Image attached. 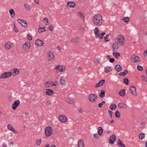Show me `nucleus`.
Here are the masks:
<instances>
[{"instance_id": "obj_1", "label": "nucleus", "mask_w": 147, "mask_h": 147, "mask_svg": "<svg viewBox=\"0 0 147 147\" xmlns=\"http://www.w3.org/2000/svg\"><path fill=\"white\" fill-rule=\"evenodd\" d=\"M92 22L93 24L96 26H101L103 22L102 16L100 14L96 15L93 18Z\"/></svg>"}, {"instance_id": "obj_2", "label": "nucleus", "mask_w": 147, "mask_h": 147, "mask_svg": "<svg viewBox=\"0 0 147 147\" xmlns=\"http://www.w3.org/2000/svg\"><path fill=\"white\" fill-rule=\"evenodd\" d=\"M47 59L48 61H53L55 60V56L53 52L48 51L47 52Z\"/></svg>"}, {"instance_id": "obj_3", "label": "nucleus", "mask_w": 147, "mask_h": 147, "mask_svg": "<svg viewBox=\"0 0 147 147\" xmlns=\"http://www.w3.org/2000/svg\"><path fill=\"white\" fill-rule=\"evenodd\" d=\"M116 39L117 40L116 42L121 45H123L125 42V39L124 36L122 35H118L116 38Z\"/></svg>"}, {"instance_id": "obj_4", "label": "nucleus", "mask_w": 147, "mask_h": 147, "mask_svg": "<svg viewBox=\"0 0 147 147\" xmlns=\"http://www.w3.org/2000/svg\"><path fill=\"white\" fill-rule=\"evenodd\" d=\"M53 129L51 127H47L45 129V133L46 136L47 137L50 136L53 133Z\"/></svg>"}, {"instance_id": "obj_5", "label": "nucleus", "mask_w": 147, "mask_h": 147, "mask_svg": "<svg viewBox=\"0 0 147 147\" xmlns=\"http://www.w3.org/2000/svg\"><path fill=\"white\" fill-rule=\"evenodd\" d=\"M98 96L96 94H91L89 95L88 99L91 102H95L97 100Z\"/></svg>"}, {"instance_id": "obj_6", "label": "nucleus", "mask_w": 147, "mask_h": 147, "mask_svg": "<svg viewBox=\"0 0 147 147\" xmlns=\"http://www.w3.org/2000/svg\"><path fill=\"white\" fill-rule=\"evenodd\" d=\"M13 47V44L10 41L6 42L5 44L4 47L6 50L11 49Z\"/></svg>"}, {"instance_id": "obj_7", "label": "nucleus", "mask_w": 147, "mask_h": 147, "mask_svg": "<svg viewBox=\"0 0 147 147\" xmlns=\"http://www.w3.org/2000/svg\"><path fill=\"white\" fill-rule=\"evenodd\" d=\"M130 94L134 96H136L137 95V94L136 91V88L135 86H131L129 88Z\"/></svg>"}, {"instance_id": "obj_8", "label": "nucleus", "mask_w": 147, "mask_h": 147, "mask_svg": "<svg viewBox=\"0 0 147 147\" xmlns=\"http://www.w3.org/2000/svg\"><path fill=\"white\" fill-rule=\"evenodd\" d=\"M12 75L11 72H5L2 74L0 76V79L7 78L10 77Z\"/></svg>"}, {"instance_id": "obj_9", "label": "nucleus", "mask_w": 147, "mask_h": 147, "mask_svg": "<svg viewBox=\"0 0 147 147\" xmlns=\"http://www.w3.org/2000/svg\"><path fill=\"white\" fill-rule=\"evenodd\" d=\"M131 60L133 62L138 63L140 61L141 59L137 56L133 55L131 56Z\"/></svg>"}, {"instance_id": "obj_10", "label": "nucleus", "mask_w": 147, "mask_h": 147, "mask_svg": "<svg viewBox=\"0 0 147 147\" xmlns=\"http://www.w3.org/2000/svg\"><path fill=\"white\" fill-rule=\"evenodd\" d=\"M30 47V44L28 42H26L22 46V48L25 51H27Z\"/></svg>"}, {"instance_id": "obj_11", "label": "nucleus", "mask_w": 147, "mask_h": 147, "mask_svg": "<svg viewBox=\"0 0 147 147\" xmlns=\"http://www.w3.org/2000/svg\"><path fill=\"white\" fill-rule=\"evenodd\" d=\"M80 37L78 36H76L73 39H70V41L71 42L76 44L79 43L80 42Z\"/></svg>"}, {"instance_id": "obj_12", "label": "nucleus", "mask_w": 147, "mask_h": 147, "mask_svg": "<svg viewBox=\"0 0 147 147\" xmlns=\"http://www.w3.org/2000/svg\"><path fill=\"white\" fill-rule=\"evenodd\" d=\"M59 120L62 122H65L67 121V118L64 115H60L58 117Z\"/></svg>"}, {"instance_id": "obj_13", "label": "nucleus", "mask_w": 147, "mask_h": 147, "mask_svg": "<svg viewBox=\"0 0 147 147\" xmlns=\"http://www.w3.org/2000/svg\"><path fill=\"white\" fill-rule=\"evenodd\" d=\"M116 140V136L114 134H113L110 137L109 140V142L110 144H113L114 143V141Z\"/></svg>"}, {"instance_id": "obj_14", "label": "nucleus", "mask_w": 147, "mask_h": 147, "mask_svg": "<svg viewBox=\"0 0 147 147\" xmlns=\"http://www.w3.org/2000/svg\"><path fill=\"white\" fill-rule=\"evenodd\" d=\"M11 72H12V75L13 76L17 75L20 73V71L18 69L16 68H13L11 69Z\"/></svg>"}, {"instance_id": "obj_15", "label": "nucleus", "mask_w": 147, "mask_h": 147, "mask_svg": "<svg viewBox=\"0 0 147 147\" xmlns=\"http://www.w3.org/2000/svg\"><path fill=\"white\" fill-rule=\"evenodd\" d=\"M75 5L76 4L75 2L73 1H69L67 3L66 6L68 8H74Z\"/></svg>"}, {"instance_id": "obj_16", "label": "nucleus", "mask_w": 147, "mask_h": 147, "mask_svg": "<svg viewBox=\"0 0 147 147\" xmlns=\"http://www.w3.org/2000/svg\"><path fill=\"white\" fill-rule=\"evenodd\" d=\"M18 22L21 25L25 28L27 27L28 25L27 23L24 20L20 19H18Z\"/></svg>"}, {"instance_id": "obj_17", "label": "nucleus", "mask_w": 147, "mask_h": 147, "mask_svg": "<svg viewBox=\"0 0 147 147\" xmlns=\"http://www.w3.org/2000/svg\"><path fill=\"white\" fill-rule=\"evenodd\" d=\"M7 128L9 130L12 131L15 134H17L18 133L17 131L16 130L13 126L10 124H8L7 125Z\"/></svg>"}, {"instance_id": "obj_18", "label": "nucleus", "mask_w": 147, "mask_h": 147, "mask_svg": "<svg viewBox=\"0 0 147 147\" xmlns=\"http://www.w3.org/2000/svg\"><path fill=\"white\" fill-rule=\"evenodd\" d=\"M118 44H119L118 42H115L113 45V52H115L117 51L119 48Z\"/></svg>"}, {"instance_id": "obj_19", "label": "nucleus", "mask_w": 147, "mask_h": 147, "mask_svg": "<svg viewBox=\"0 0 147 147\" xmlns=\"http://www.w3.org/2000/svg\"><path fill=\"white\" fill-rule=\"evenodd\" d=\"M43 41L40 39H38L36 40L35 44L37 47L41 46L43 44Z\"/></svg>"}, {"instance_id": "obj_20", "label": "nucleus", "mask_w": 147, "mask_h": 147, "mask_svg": "<svg viewBox=\"0 0 147 147\" xmlns=\"http://www.w3.org/2000/svg\"><path fill=\"white\" fill-rule=\"evenodd\" d=\"M20 101L18 100L15 101L12 105V108L13 110L16 109V108L19 105Z\"/></svg>"}, {"instance_id": "obj_21", "label": "nucleus", "mask_w": 147, "mask_h": 147, "mask_svg": "<svg viewBox=\"0 0 147 147\" xmlns=\"http://www.w3.org/2000/svg\"><path fill=\"white\" fill-rule=\"evenodd\" d=\"M105 81L104 80H100L98 83L96 84L95 87L96 88L99 87L105 83Z\"/></svg>"}, {"instance_id": "obj_22", "label": "nucleus", "mask_w": 147, "mask_h": 147, "mask_svg": "<svg viewBox=\"0 0 147 147\" xmlns=\"http://www.w3.org/2000/svg\"><path fill=\"white\" fill-rule=\"evenodd\" d=\"M59 82L60 84L63 86H64L66 84V81L63 77H61L59 79Z\"/></svg>"}, {"instance_id": "obj_23", "label": "nucleus", "mask_w": 147, "mask_h": 147, "mask_svg": "<svg viewBox=\"0 0 147 147\" xmlns=\"http://www.w3.org/2000/svg\"><path fill=\"white\" fill-rule=\"evenodd\" d=\"M47 91L46 92V94L47 95L51 96L55 93L51 89H49L46 90Z\"/></svg>"}, {"instance_id": "obj_24", "label": "nucleus", "mask_w": 147, "mask_h": 147, "mask_svg": "<svg viewBox=\"0 0 147 147\" xmlns=\"http://www.w3.org/2000/svg\"><path fill=\"white\" fill-rule=\"evenodd\" d=\"M77 146L78 147H84V142L82 140H80L78 141Z\"/></svg>"}, {"instance_id": "obj_25", "label": "nucleus", "mask_w": 147, "mask_h": 147, "mask_svg": "<svg viewBox=\"0 0 147 147\" xmlns=\"http://www.w3.org/2000/svg\"><path fill=\"white\" fill-rule=\"evenodd\" d=\"M94 64L96 66H98L100 63V59L96 58L94 59L93 61Z\"/></svg>"}, {"instance_id": "obj_26", "label": "nucleus", "mask_w": 147, "mask_h": 147, "mask_svg": "<svg viewBox=\"0 0 147 147\" xmlns=\"http://www.w3.org/2000/svg\"><path fill=\"white\" fill-rule=\"evenodd\" d=\"M77 16L83 21H84L85 18L84 14L81 12L77 13Z\"/></svg>"}, {"instance_id": "obj_27", "label": "nucleus", "mask_w": 147, "mask_h": 147, "mask_svg": "<svg viewBox=\"0 0 147 147\" xmlns=\"http://www.w3.org/2000/svg\"><path fill=\"white\" fill-rule=\"evenodd\" d=\"M118 107L120 108H124L126 109L127 108V105L123 103H119L118 105Z\"/></svg>"}, {"instance_id": "obj_28", "label": "nucleus", "mask_w": 147, "mask_h": 147, "mask_svg": "<svg viewBox=\"0 0 147 147\" xmlns=\"http://www.w3.org/2000/svg\"><path fill=\"white\" fill-rule=\"evenodd\" d=\"M52 81L49 80L48 81L45 82V86L46 88H49L51 86Z\"/></svg>"}, {"instance_id": "obj_29", "label": "nucleus", "mask_w": 147, "mask_h": 147, "mask_svg": "<svg viewBox=\"0 0 147 147\" xmlns=\"http://www.w3.org/2000/svg\"><path fill=\"white\" fill-rule=\"evenodd\" d=\"M117 143L119 147H125V145L122 143V141L120 139L117 140Z\"/></svg>"}, {"instance_id": "obj_30", "label": "nucleus", "mask_w": 147, "mask_h": 147, "mask_svg": "<svg viewBox=\"0 0 147 147\" xmlns=\"http://www.w3.org/2000/svg\"><path fill=\"white\" fill-rule=\"evenodd\" d=\"M24 5L25 9L27 11H29L31 9V7L28 3H25Z\"/></svg>"}, {"instance_id": "obj_31", "label": "nucleus", "mask_w": 147, "mask_h": 147, "mask_svg": "<svg viewBox=\"0 0 147 147\" xmlns=\"http://www.w3.org/2000/svg\"><path fill=\"white\" fill-rule=\"evenodd\" d=\"M67 102L70 104H73L74 102V99L73 98H68L66 100Z\"/></svg>"}, {"instance_id": "obj_32", "label": "nucleus", "mask_w": 147, "mask_h": 147, "mask_svg": "<svg viewBox=\"0 0 147 147\" xmlns=\"http://www.w3.org/2000/svg\"><path fill=\"white\" fill-rule=\"evenodd\" d=\"M94 33L95 36V37L97 38L98 37V35L99 33V31L98 28L97 27H96L95 28L94 30Z\"/></svg>"}, {"instance_id": "obj_33", "label": "nucleus", "mask_w": 147, "mask_h": 147, "mask_svg": "<svg viewBox=\"0 0 147 147\" xmlns=\"http://www.w3.org/2000/svg\"><path fill=\"white\" fill-rule=\"evenodd\" d=\"M9 13L10 14V16L11 18H13L15 17V13L13 9H11L9 10Z\"/></svg>"}, {"instance_id": "obj_34", "label": "nucleus", "mask_w": 147, "mask_h": 147, "mask_svg": "<svg viewBox=\"0 0 147 147\" xmlns=\"http://www.w3.org/2000/svg\"><path fill=\"white\" fill-rule=\"evenodd\" d=\"M104 70L106 73H108L111 71L112 68L111 67L107 66L105 67Z\"/></svg>"}, {"instance_id": "obj_35", "label": "nucleus", "mask_w": 147, "mask_h": 147, "mask_svg": "<svg viewBox=\"0 0 147 147\" xmlns=\"http://www.w3.org/2000/svg\"><path fill=\"white\" fill-rule=\"evenodd\" d=\"M125 90L123 89L119 91V95L121 96H124L125 95Z\"/></svg>"}, {"instance_id": "obj_36", "label": "nucleus", "mask_w": 147, "mask_h": 147, "mask_svg": "<svg viewBox=\"0 0 147 147\" xmlns=\"http://www.w3.org/2000/svg\"><path fill=\"white\" fill-rule=\"evenodd\" d=\"M105 91L104 90H101V92L99 94V96L100 98H102L105 97Z\"/></svg>"}, {"instance_id": "obj_37", "label": "nucleus", "mask_w": 147, "mask_h": 147, "mask_svg": "<svg viewBox=\"0 0 147 147\" xmlns=\"http://www.w3.org/2000/svg\"><path fill=\"white\" fill-rule=\"evenodd\" d=\"M103 131V129L102 127H99L98 128V134L100 136H101L102 134Z\"/></svg>"}, {"instance_id": "obj_38", "label": "nucleus", "mask_w": 147, "mask_h": 147, "mask_svg": "<svg viewBox=\"0 0 147 147\" xmlns=\"http://www.w3.org/2000/svg\"><path fill=\"white\" fill-rule=\"evenodd\" d=\"M43 23L46 25H48L49 24L47 18L46 17H45L44 18L43 20Z\"/></svg>"}, {"instance_id": "obj_39", "label": "nucleus", "mask_w": 147, "mask_h": 147, "mask_svg": "<svg viewBox=\"0 0 147 147\" xmlns=\"http://www.w3.org/2000/svg\"><path fill=\"white\" fill-rule=\"evenodd\" d=\"M66 69L64 65H62L61 66L60 68L59 69V71L60 72H62L65 70Z\"/></svg>"}, {"instance_id": "obj_40", "label": "nucleus", "mask_w": 147, "mask_h": 147, "mask_svg": "<svg viewBox=\"0 0 147 147\" xmlns=\"http://www.w3.org/2000/svg\"><path fill=\"white\" fill-rule=\"evenodd\" d=\"M115 70L117 72H119L122 70L121 68L119 65H117L115 67Z\"/></svg>"}, {"instance_id": "obj_41", "label": "nucleus", "mask_w": 147, "mask_h": 147, "mask_svg": "<svg viewBox=\"0 0 147 147\" xmlns=\"http://www.w3.org/2000/svg\"><path fill=\"white\" fill-rule=\"evenodd\" d=\"M105 34V32H102L101 33H100V34H99L98 35V38H99L100 39H101L103 38V36Z\"/></svg>"}, {"instance_id": "obj_42", "label": "nucleus", "mask_w": 147, "mask_h": 147, "mask_svg": "<svg viewBox=\"0 0 147 147\" xmlns=\"http://www.w3.org/2000/svg\"><path fill=\"white\" fill-rule=\"evenodd\" d=\"M109 108L111 110H115L116 108V105L115 104L111 105L110 106Z\"/></svg>"}, {"instance_id": "obj_43", "label": "nucleus", "mask_w": 147, "mask_h": 147, "mask_svg": "<svg viewBox=\"0 0 147 147\" xmlns=\"http://www.w3.org/2000/svg\"><path fill=\"white\" fill-rule=\"evenodd\" d=\"M115 116L116 117L119 118L120 117V113L117 110L115 113Z\"/></svg>"}, {"instance_id": "obj_44", "label": "nucleus", "mask_w": 147, "mask_h": 147, "mask_svg": "<svg viewBox=\"0 0 147 147\" xmlns=\"http://www.w3.org/2000/svg\"><path fill=\"white\" fill-rule=\"evenodd\" d=\"M128 71L126 70H125L124 72H121L119 74V75L121 76H125L127 73Z\"/></svg>"}, {"instance_id": "obj_45", "label": "nucleus", "mask_w": 147, "mask_h": 147, "mask_svg": "<svg viewBox=\"0 0 147 147\" xmlns=\"http://www.w3.org/2000/svg\"><path fill=\"white\" fill-rule=\"evenodd\" d=\"M45 31V27H44L39 28L38 30V32L39 33H41L42 32Z\"/></svg>"}, {"instance_id": "obj_46", "label": "nucleus", "mask_w": 147, "mask_h": 147, "mask_svg": "<svg viewBox=\"0 0 147 147\" xmlns=\"http://www.w3.org/2000/svg\"><path fill=\"white\" fill-rule=\"evenodd\" d=\"M145 137L144 134V133H141L140 134L139 136V138L140 140H142Z\"/></svg>"}, {"instance_id": "obj_47", "label": "nucleus", "mask_w": 147, "mask_h": 147, "mask_svg": "<svg viewBox=\"0 0 147 147\" xmlns=\"http://www.w3.org/2000/svg\"><path fill=\"white\" fill-rule=\"evenodd\" d=\"M113 55L116 58H117L120 55V54L119 53H115L114 52L113 53Z\"/></svg>"}, {"instance_id": "obj_48", "label": "nucleus", "mask_w": 147, "mask_h": 147, "mask_svg": "<svg viewBox=\"0 0 147 147\" xmlns=\"http://www.w3.org/2000/svg\"><path fill=\"white\" fill-rule=\"evenodd\" d=\"M123 20L125 22L127 23L129 21V18L128 17L124 18H123Z\"/></svg>"}, {"instance_id": "obj_49", "label": "nucleus", "mask_w": 147, "mask_h": 147, "mask_svg": "<svg viewBox=\"0 0 147 147\" xmlns=\"http://www.w3.org/2000/svg\"><path fill=\"white\" fill-rule=\"evenodd\" d=\"M129 81L127 78H125L123 80L124 83L126 85H128L129 84Z\"/></svg>"}, {"instance_id": "obj_50", "label": "nucleus", "mask_w": 147, "mask_h": 147, "mask_svg": "<svg viewBox=\"0 0 147 147\" xmlns=\"http://www.w3.org/2000/svg\"><path fill=\"white\" fill-rule=\"evenodd\" d=\"M41 142V139L38 140L36 141V144L38 146H39Z\"/></svg>"}, {"instance_id": "obj_51", "label": "nucleus", "mask_w": 147, "mask_h": 147, "mask_svg": "<svg viewBox=\"0 0 147 147\" xmlns=\"http://www.w3.org/2000/svg\"><path fill=\"white\" fill-rule=\"evenodd\" d=\"M110 34V33H109V34H108L107 35V36L105 37L104 39L105 40L106 42H108L109 41V40L108 38L109 37V36Z\"/></svg>"}, {"instance_id": "obj_52", "label": "nucleus", "mask_w": 147, "mask_h": 147, "mask_svg": "<svg viewBox=\"0 0 147 147\" xmlns=\"http://www.w3.org/2000/svg\"><path fill=\"white\" fill-rule=\"evenodd\" d=\"M141 76L143 78L142 79L143 81L145 80L146 82H147V78L144 75H142Z\"/></svg>"}, {"instance_id": "obj_53", "label": "nucleus", "mask_w": 147, "mask_h": 147, "mask_svg": "<svg viewBox=\"0 0 147 147\" xmlns=\"http://www.w3.org/2000/svg\"><path fill=\"white\" fill-rule=\"evenodd\" d=\"M46 104L47 106H49L51 105V103L50 100H48L46 101Z\"/></svg>"}, {"instance_id": "obj_54", "label": "nucleus", "mask_w": 147, "mask_h": 147, "mask_svg": "<svg viewBox=\"0 0 147 147\" xmlns=\"http://www.w3.org/2000/svg\"><path fill=\"white\" fill-rule=\"evenodd\" d=\"M137 69L138 70L140 71H142L143 70V68L142 66L139 65L138 66Z\"/></svg>"}, {"instance_id": "obj_55", "label": "nucleus", "mask_w": 147, "mask_h": 147, "mask_svg": "<svg viewBox=\"0 0 147 147\" xmlns=\"http://www.w3.org/2000/svg\"><path fill=\"white\" fill-rule=\"evenodd\" d=\"M109 114V115L110 116V118L111 119L112 117V115L113 114V112L111 111H109L108 112Z\"/></svg>"}, {"instance_id": "obj_56", "label": "nucleus", "mask_w": 147, "mask_h": 147, "mask_svg": "<svg viewBox=\"0 0 147 147\" xmlns=\"http://www.w3.org/2000/svg\"><path fill=\"white\" fill-rule=\"evenodd\" d=\"M27 38L29 40H31L32 39V37L29 34L27 36Z\"/></svg>"}, {"instance_id": "obj_57", "label": "nucleus", "mask_w": 147, "mask_h": 147, "mask_svg": "<svg viewBox=\"0 0 147 147\" xmlns=\"http://www.w3.org/2000/svg\"><path fill=\"white\" fill-rule=\"evenodd\" d=\"M53 28V27L51 25H50L49 26V30L51 31H52Z\"/></svg>"}, {"instance_id": "obj_58", "label": "nucleus", "mask_w": 147, "mask_h": 147, "mask_svg": "<svg viewBox=\"0 0 147 147\" xmlns=\"http://www.w3.org/2000/svg\"><path fill=\"white\" fill-rule=\"evenodd\" d=\"M80 114H82L83 111V110L82 108H80L78 110Z\"/></svg>"}, {"instance_id": "obj_59", "label": "nucleus", "mask_w": 147, "mask_h": 147, "mask_svg": "<svg viewBox=\"0 0 147 147\" xmlns=\"http://www.w3.org/2000/svg\"><path fill=\"white\" fill-rule=\"evenodd\" d=\"M93 137H94V138H95V139H98V135L96 134H94V135Z\"/></svg>"}, {"instance_id": "obj_60", "label": "nucleus", "mask_w": 147, "mask_h": 147, "mask_svg": "<svg viewBox=\"0 0 147 147\" xmlns=\"http://www.w3.org/2000/svg\"><path fill=\"white\" fill-rule=\"evenodd\" d=\"M13 30H14V31L16 32H18V30H17V29L16 26L15 24H14V28H13Z\"/></svg>"}, {"instance_id": "obj_61", "label": "nucleus", "mask_w": 147, "mask_h": 147, "mask_svg": "<svg viewBox=\"0 0 147 147\" xmlns=\"http://www.w3.org/2000/svg\"><path fill=\"white\" fill-rule=\"evenodd\" d=\"M109 61L111 63H113L114 62L115 59L114 58H110L109 59Z\"/></svg>"}, {"instance_id": "obj_62", "label": "nucleus", "mask_w": 147, "mask_h": 147, "mask_svg": "<svg viewBox=\"0 0 147 147\" xmlns=\"http://www.w3.org/2000/svg\"><path fill=\"white\" fill-rule=\"evenodd\" d=\"M143 55L145 56H146L147 55V51H146V50L145 51H144V53H143Z\"/></svg>"}, {"instance_id": "obj_63", "label": "nucleus", "mask_w": 147, "mask_h": 147, "mask_svg": "<svg viewBox=\"0 0 147 147\" xmlns=\"http://www.w3.org/2000/svg\"><path fill=\"white\" fill-rule=\"evenodd\" d=\"M60 66L61 65H58L55 67V69H57L59 68Z\"/></svg>"}, {"instance_id": "obj_64", "label": "nucleus", "mask_w": 147, "mask_h": 147, "mask_svg": "<svg viewBox=\"0 0 147 147\" xmlns=\"http://www.w3.org/2000/svg\"><path fill=\"white\" fill-rule=\"evenodd\" d=\"M56 85H57V84H55V83H54L53 82H52V83H51V86H56Z\"/></svg>"}]
</instances>
